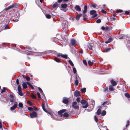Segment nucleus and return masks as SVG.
I'll list each match as a JSON object with an SVG mask.
<instances>
[{"mask_svg":"<svg viewBox=\"0 0 130 130\" xmlns=\"http://www.w3.org/2000/svg\"><path fill=\"white\" fill-rule=\"evenodd\" d=\"M80 102L83 105H85V106H83L82 107L84 108H87L88 106V102L84 100H81Z\"/></svg>","mask_w":130,"mask_h":130,"instance_id":"1","label":"nucleus"},{"mask_svg":"<svg viewBox=\"0 0 130 130\" xmlns=\"http://www.w3.org/2000/svg\"><path fill=\"white\" fill-rule=\"evenodd\" d=\"M62 29H66L67 28L68 25L67 24V21L65 20H63L62 22Z\"/></svg>","mask_w":130,"mask_h":130,"instance_id":"2","label":"nucleus"},{"mask_svg":"<svg viewBox=\"0 0 130 130\" xmlns=\"http://www.w3.org/2000/svg\"><path fill=\"white\" fill-rule=\"evenodd\" d=\"M77 104V102L76 101L73 102L72 103V107L75 109H79V106L76 105Z\"/></svg>","mask_w":130,"mask_h":130,"instance_id":"3","label":"nucleus"},{"mask_svg":"<svg viewBox=\"0 0 130 130\" xmlns=\"http://www.w3.org/2000/svg\"><path fill=\"white\" fill-rule=\"evenodd\" d=\"M101 28L105 32L109 31L111 29V27H109L108 26H106V27L102 26Z\"/></svg>","mask_w":130,"mask_h":130,"instance_id":"4","label":"nucleus"},{"mask_svg":"<svg viewBox=\"0 0 130 130\" xmlns=\"http://www.w3.org/2000/svg\"><path fill=\"white\" fill-rule=\"evenodd\" d=\"M37 113L35 111H33L32 113H31L30 115V118H33L37 117Z\"/></svg>","mask_w":130,"mask_h":130,"instance_id":"5","label":"nucleus"},{"mask_svg":"<svg viewBox=\"0 0 130 130\" xmlns=\"http://www.w3.org/2000/svg\"><path fill=\"white\" fill-rule=\"evenodd\" d=\"M10 101L11 102H13L15 100V97L13 94H10L9 96Z\"/></svg>","mask_w":130,"mask_h":130,"instance_id":"6","label":"nucleus"},{"mask_svg":"<svg viewBox=\"0 0 130 130\" xmlns=\"http://www.w3.org/2000/svg\"><path fill=\"white\" fill-rule=\"evenodd\" d=\"M62 102L65 104H67L69 102V101L67 98L66 97H63Z\"/></svg>","mask_w":130,"mask_h":130,"instance_id":"7","label":"nucleus"},{"mask_svg":"<svg viewBox=\"0 0 130 130\" xmlns=\"http://www.w3.org/2000/svg\"><path fill=\"white\" fill-rule=\"evenodd\" d=\"M66 111L65 109H63L61 110L58 112V113L59 115H60V116L61 117L62 116V113L65 112Z\"/></svg>","mask_w":130,"mask_h":130,"instance_id":"8","label":"nucleus"},{"mask_svg":"<svg viewBox=\"0 0 130 130\" xmlns=\"http://www.w3.org/2000/svg\"><path fill=\"white\" fill-rule=\"evenodd\" d=\"M74 96H80L79 92L77 91H76L74 92Z\"/></svg>","mask_w":130,"mask_h":130,"instance_id":"9","label":"nucleus"},{"mask_svg":"<svg viewBox=\"0 0 130 130\" xmlns=\"http://www.w3.org/2000/svg\"><path fill=\"white\" fill-rule=\"evenodd\" d=\"M110 82L112 85L115 86L117 85V83L114 81L113 79H112L110 81Z\"/></svg>","mask_w":130,"mask_h":130,"instance_id":"10","label":"nucleus"},{"mask_svg":"<svg viewBox=\"0 0 130 130\" xmlns=\"http://www.w3.org/2000/svg\"><path fill=\"white\" fill-rule=\"evenodd\" d=\"M75 9L78 11H80L81 10V9L80 7L78 5H76L75 7Z\"/></svg>","mask_w":130,"mask_h":130,"instance_id":"11","label":"nucleus"},{"mask_svg":"<svg viewBox=\"0 0 130 130\" xmlns=\"http://www.w3.org/2000/svg\"><path fill=\"white\" fill-rule=\"evenodd\" d=\"M59 5V4L57 2H56L53 4V8H56L58 7Z\"/></svg>","mask_w":130,"mask_h":130,"instance_id":"12","label":"nucleus"},{"mask_svg":"<svg viewBox=\"0 0 130 130\" xmlns=\"http://www.w3.org/2000/svg\"><path fill=\"white\" fill-rule=\"evenodd\" d=\"M71 42L72 45L73 46L76 43V41L74 39H72L71 40Z\"/></svg>","mask_w":130,"mask_h":130,"instance_id":"13","label":"nucleus"},{"mask_svg":"<svg viewBox=\"0 0 130 130\" xmlns=\"http://www.w3.org/2000/svg\"><path fill=\"white\" fill-rule=\"evenodd\" d=\"M113 86H114L112 85H111L109 87V89L110 91H112L115 90V89L113 88Z\"/></svg>","mask_w":130,"mask_h":130,"instance_id":"14","label":"nucleus"},{"mask_svg":"<svg viewBox=\"0 0 130 130\" xmlns=\"http://www.w3.org/2000/svg\"><path fill=\"white\" fill-rule=\"evenodd\" d=\"M82 14L81 13L78 14L76 17V19L77 20H78L80 17L82 15Z\"/></svg>","mask_w":130,"mask_h":130,"instance_id":"15","label":"nucleus"},{"mask_svg":"<svg viewBox=\"0 0 130 130\" xmlns=\"http://www.w3.org/2000/svg\"><path fill=\"white\" fill-rule=\"evenodd\" d=\"M87 6H84V9L83 11V14L87 12Z\"/></svg>","mask_w":130,"mask_h":130,"instance_id":"16","label":"nucleus"},{"mask_svg":"<svg viewBox=\"0 0 130 130\" xmlns=\"http://www.w3.org/2000/svg\"><path fill=\"white\" fill-rule=\"evenodd\" d=\"M22 86L24 89H26L27 88V85L26 83L24 82L22 84Z\"/></svg>","mask_w":130,"mask_h":130,"instance_id":"17","label":"nucleus"},{"mask_svg":"<svg viewBox=\"0 0 130 130\" xmlns=\"http://www.w3.org/2000/svg\"><path fill=\"white\" fill-rule=\"evenodd\" d=\"M94 62V61L93 60L91 61V60H89L88 61V62L89 65L90 66H92L93 63Z\"/></svg>","mask_w":130,"mask_h":130,"instance_id":"18","label":"nucleus"},{"mask_svg":"<svg viewBox=\"0 0 130 130\" xmlns=\"http://www.w3.org/2000/svg\"><path fill=\"white\" fill-rule=\"evenodd\" d=\"M67 7V5L66 4H62L61 5V7L62 8H65Z\"/></svg>","mask_w":130,"mask_h":130,"instance_id":"19","label":"nucleus"},{"mask_svg":"<svg viewBox=\"0 0 130 130\" xmlns=\"http://www.w3.org/2000/svg\"><path fill=\"white\" fill-rule=\"evenodd\" d=\"M96 113L98 115H99L101 113V110L100 108H99L98 109Z\"/></svg>","mask_w":130,"mask_h":130,"instance_id":"20","label":"nucleus"},{"mask_svg":"<svg viewBox=\"0 0 130 130\" xmlns=\"http://www.w3.org/2000/svg\"><path fill=\"white\" fill-rule=\"evenodd\" d=\"M76 79L75 82V84L76 86H77L78 84V80L77 77V76L76 77Z\"/></svg>","mask_w":130,"mask_h":130,"instance_id":"21","label":"nucleus"},{"mask_svg":"<svg viewBox=\"0 0 130 130\" xmlns=\"http://www.w3.org/2000/svg\"><path fill=\"white\" fill-rule=\"evenodd\" d=\"M17 5L16 4H14L12 5H11L9 6L7 8V9H10L12 8H13L14 7L15 5Z\"/></svg>","mask_w":130,"mask_h":130,"instance_id":"22","label":"nucleus"},{"mask_svg":"<svg viewBox=\"0 0 130 130\" xmlns=\"http://www.w3.org/2000/svg\"><path fill=\"white\" fill-rule=\"evenodd\" d=\"M54 60L55 61L57 62L60 63V60L56 57L54 58Z\"/></svg>","mask_w":130,"mask_h":130,"instance_id":"23","label":"nucleus"},{"mask_svg":"<svg viewBox=\"0 0 130 130\" xmlns=\"http://www.w3.org/2000/svg\"><path fill=\"white\" fill-rule=\"evenodd\" d=\"M38 89L39 91L40 92V93L42 94L43 96H44L45 95L43 93V91L41 89L40 87H38Z\"/></svg>","mask_w":130,"mask_h":130,"instance_id":"24","label":"nucleus"},{"mask_svg":"<svg viewBox=\"0 0 130 130\" xmlns=\"http://www.w3.org/2000/svg\"><path fill=\"white\" fill-rule=\"evenodd\" d=\"M96 12V11L94 10H91L90 11V14L91 15H93L95 14Z\"/></svg>","mask_w":130,"mask_h":130,"instance_id":"25","label":"nucleus"},{"mask_svg":"<svg viewBox=\"0 0 130 130\" xmlns=\"http://www.w3.org/2000/svg\"><path fill=\"white\" fill-rule=\"evenodd\" d=\"M68 62L71 66L72 67L74 66V64L72 61L70 60H69Z\"/></svg>","mask_w":130,"mask_h":130,"instance_id":"26","label":"nucleus"},{"mask_svg":"<svg viewBox=\"0 0 130 130\" xmlns=\"http://www.w3.org/2000/svg\"><path fill=\"white\" fill-rule=\"evenodd\" d=\"M91 44L88 45L87 48L90 50H92V46L91 45Z\"/></svg>","mask_w":130,"mask_h":130,"instance_id":"27","label":"nucleus"},{"mask_svg":"<svg viewBox=\"0 0 130 130\" xmlns=\"http://www.w3.org/2000/svg\"><path fill=\"white\" fill-rule=\"evenodd\" d=\"M86 89L85 88H84L81 89L80 91L83 93H85L86 92Z\"/></svg>","mask_w":130,"mask_h":130,"instance_id":"28","label":"nucleus"},{"mask_svg":"<svg viewBox=\"0 0 130 130\" xmlns=\"http://www.w3.org/2000/svg\"><path fill=\"white\" fill-rule=\"evenodd\" d=\"M61 57L64 58L65 59H67L68 55L66 54L63 55L62 54Z\"/></svg>","mask_w":130,"mask_h":130,"instance_id":"29","label":"nucleus"},{"mask_svg":"<svg viewBox=\"0 0 130 130\" xmlns=\"http://www.w3.org/2000/svg\"><path fill=\"white\" fill-rule=\"evenodd\" d=\"M125 96L128 98H130V95L129 94L127 93H126L125 94Z\"/></svg>","mask_w":130,"mask_h":130,"instance_id":"30","label":"nucleus"},{"mask_svg":"<svg viewBox=\"0 0 130 130\" xmlns=\"http://www.w3.org/2000/svg\"><path fill=\"white\" fill-rule=\"evenodd\" d=\"M42 108L43 109V110L46 112H47V111L45 109V104H43L42 105Z\"/></svg>","mask_w":130,"mask_h":130,"instance_id":"31","label":"nucleus"},{"mask_svg":"<svg viewBox=\"0 0 130 130\" xmlns=\"http://www.w3.org/2000/svg\"><path fill=\"white\" fill-rule=\"evenodd\" d=\"M17 107H15L14 106H13L11 107L10 109L12 111L14 110Z\"/></svg>","mask_w":130,"mask_h":130,"instance_id":"32","label":"nucleus"},{"mask_svg":"<svg viewBox=\"0 0 130 130\" xmlns=\"http://www.w3.org/2000/svg\"><path fill=\"white\" fill-rule=\"evenodd\" d=\"M63 116L64 117H67L69 116V115L67 113V112H65L64 114L63 115Z\"/></svg>","mask_w":130,"mask_h":130,"instance_id":"33","label":"nucleus"},{"mask_svg":"<svg viewBox=\"0 0 130 130\" xmlns=\"http://www.w3.org/2000/svg\"><path fill=\"white\" fill-rule=\"evenodd\" d=\"M106 114V112L105 110H104L101 113V115L102 116H105Z\"/></svg>","mask_w":130,"mask_h":130,"instance_id":"34","label":"nucleus"},{"mask_svg":"<svg viewBox=\"0 0 130 130\" xmlns=\"http://www.w3.org/2000/svg\"><path fill=\"white\" fill-rule=\"evenodd\" d=\"M19 106L20 108H22L23 106V104L21 103H20L19 104Z\"/></svg>","mask_w":130,"mask_h":130,"instance_id":"35","label":"nucleus"},{"mask_svg":"<svg viewBox=\"0 0 130 130\" xmlns=\"http://www.w3.org/2000/svg\"><path fill=\"white\" fill-rule=\"evenodd\" d=\"M18 91H22L21 88V87L20 86V85H18Z\"/></svg>","mask_w":130,"mask_h":130,"instance_id":"36","label":"nucleus"},{"mask_svg":"<svg viewBox=\"0 0 130 130\" xmlns=\"http://www.w3.org/2000/svg\"><path fill=\"white\" fill-rule=\"evenodd\" d=\"M46 17L48 19H50L51 18V15L48 14H47L46 15Z\"/></svg>","mask_w":130,"mask_h":130,"instance_id":"37","label":"nucleus"},{"mask_svg":"<svg viewBox=\"0 0 130 130\" xmlns=\"http://www.w3.org/2000/svg\"><path fill=\"white\" fill-rule=\"evenodd\" d=\"M94 119H95V121L96 122H98V119L97 118V117L96 116H95L94 117Z\"/></svg>","mask_w":130,"mask_h":130,"instance_id":"38","label":"nucleus"},{"mask_svg":"<svg viewBox=\"0 0 130 130\" xmlns=\"http://www.w3.org/2000/svg\"><path fill=\"white\" fill-rule=\"evenodd\" d=\"M73 73L74 74H75L76 72V70L75 68L73 67Z\"/></svg>","mask_w":130,"mask_h":130,"instance_id":"39","label":"nucleus"},{"mask_svg":"<svg viewBox=\"0 0 130 130\" xmlns=\"http://www.w3.org/2000/svg\"><path fill=\"white\" fill-rule=\"evenodd\" d=\"M19 94L21 96H22L23 95V93L22 91H18Z\"/></svg>","mask_w":130,"mask_h":130,"instance_id":"40","label":"nucleus"},{"mask_svg":"<svg viewBox=\"0 0 130 130\" xmlns=\"http://www.w3.org/2000/svg\"><path fill=\"white\" fill-rule=\"evenodd\" d=\"M101 22V20L100 19H98L96 21V22L98 23H100Z\"/></svg>","mask_w":130,"mask_h":130,"instance_id":"41","label":"nucleus"},{"mask_svg":"<svg viewBox=\"0 0 130 130\" xmlns=\"http://www.w3.org/2000/svg\"><path fill=\"white\" fill-rule=\"evenodd\" d=\"M83 62L84 64L86 66H87V62L86 60H84L83 61Z\"/></svg>","mask_w":130,"mask_h":130,"instance_id":"42","label":"nucleus"},{"mask_svg":"<svg viewBox=\"0 0 130 130\" xmlns=\"http://www.w3.org/2000/svg\"><path fill=\"white\" fill-rule=\"evenodd\" d=\"M28 110L30 111H33V109L31 107H29L28 108Z\"/></svg>","mask_w":130,"mask_h":130,"instance_id":"43","label":"nucleus"},{"mask_svg":"<svg viewBox=\"0 0 130 130\" xmlns=\"http://www.w3.org/2000/svg\"><path fill=\"white\" fill-rule=\"evenodd\" d=\"M117 13L122 12H123V11L120 9H119L117 10Z\"/></svg>","mask_w":130,"mask_h":130,"instance_id":"44","label":"nucleus"},{"mask_svg":"<svg viewBox=\"0 0 130 130\" xmlns=\"http://www.w3.org/2000/svg\"><path fill=\"white\" fill-rule=\"evenodd\" d=\"M18 104V103L17 102H14V106L15 107H17Z\"/></svg>","mask_w":130,"mask_h":130,"instance_id":"45","label":"nucleus"},{"mask_svg":"<svg viewBox=\"0 0 130 130\" xmlns=\"http://www.w3.org/2000/svg\"><path fill=\"white\" fill-rule=\"evenodd\" d=\"M108 41H109L110 42H111L113 40V39L112 38L110 37L109 38V39L108 40Z\"/></svg>","mask_w":130,"mask_h":130,"instance_id":"46","label":"nucleus"},{"mask_svg":"<svg viewBox=\"0 0 130 130\" xmlns=\"http://www.w3.org/2000/svg\"><path fill=\"white\" fill-rule=\"evenodd\" d=\"M62 54L60 53H58L57 54V56L58 57H59L60 56L61 57L62 55Z\"/></svg>","mask_w":130,"mask_h":130,"instance_id":"47","label":"nucleus"},{"mask_svg":"<svg viewBox=\"0 0 130 130\" xmlns=\"http://www.w3.org/2000/svg\"><path fill=\"white\" fill-rule=\"evenodd\" d=\"M26 80L28 81H29L30 80V78L28 77H25Z\"/></svg>","mask_w":130,"mask_h":130,"instance_id":"48","label":"nucleus"},{"mask_svg":"<svg viewBox=\"0 0 130 130\" xmlns=\"http://www.w3.org/2000/svg\"><path fill=\"white\" fill-rule=\"evenodd\" d=\"M31 96L33 98L36 99V98L35 96L33 94H32L31 95Z\"/></svg>","mask_w":130,"mask_h":130,"instance_id":"49","label":"nucleus"},{"mask_svg":"<svg viewBox=\"0 0 130 130\" xmlns=\"http://www.w3.org/2000/svg\"><path fill=\"white\" fill-rule=\"evenodd\" d=\"M111 48H109L106 49V52H108L109 51H110L111 50Z\"/></svg>","mask_w":130,"mask_h":130,"instance_id":"50","label":"nucleus"},{"mask_svg":"<svg viewBox=\"0 0 130 130\" xmlns=\"http://www.w3.org/2000/svg\"><path fill=\"white\" fill-rule=\"evenodd\" d=\"M37 95H38V97L39 98H41V95H40V93L39 92H37Z\"/></svg>","mask_w":130,"mask_h":130,"instance_id":"51","label":"nucleus"},{"mask_svg":"<svg viewBox=\"0 0 130 130\" xmlns=\"http://www.w3.org/2000/svg\"><path fill=\"white\" fill-rule=\"evenodd\" d=\"M80 98L79 97H77V98L76 99V101H77L79 102H80Z\"/></svg>","mask_w":130,"mask_h":130,"instance_id":"52","label":"nucleus"},{"mask_svg":"<svg viewBox=\"0 0 130 130\" xmlns=\"http://www.w3.org/2000/svg\"><path fill=\"white\" fill-rule=\"evenodd\" d=\"M16 15L17 17H19L20 16L19 12L18 11H17L16 13Z\"/></svg>","mask_w":130,"mask_h":130,"instance_id":"53","label":"nucleus"},{"mask_svg":"<svg viewBox=\"0 0 130 130\" xmlns=\"http://www.w3.org/2000/svg\"><path fill=\"white\" fill-rule=\"evenodd\" d=\"M26 49H28V50H31V48L29 46L26 47Z\"/></svg>","mask_w":130,"mask_h":130,"instance_id":"54","label":"nucleus"},{"mask_svg":"<svg viewBox=\"0 0 130 130\" xmlns=\"http://www.w3.org/2000/svg\"><path fill=\"white\" fill-rule=\"evenodd\" d=\"M87 15L86 14L84 13V15H83V17L84 18V19L85 20V18H86L87 17Z\"/></svg>","mask_w":130,"mask_h":130,"instance_id":"55","label":"nucleus"},{"mask_svg":"<svg viewBox=\"0 0 130 130\" xmlns=\"http://www.w3.org/2000/svg\"><path fill=\"white\" fill-rule=\"evenodd\" d=\"M3 89H4V90H2V91H1V93H3V92H4L5 91V87H4L3 88Z\"/></svg>","mask_w":130,"mask_h":130,"instance_id":"56","label":"nucleus"},{"mask_svg":"<svg viewBox=\"0 0 130 130\" xmlns=\"http://www.w3.org/2000/svg\"><path fill=\"white\" fill-rule=\"evenodd\" d=\"M129 13V12L128 11H126L125 12V14H128Z\"/></svg>","mask_w":130,"mask_h":130,"instance_id":"57","label":"nucleus"},{"mask_svg":"<svg viewBox=\"0 0 130 130\" xmlns=\"http://www.w3.org/2000/svg\"><path fill=\"white\" fill-rule=\"evenodd\" d=\"M27 103L29 104L30 105H32V103L31 102H30V101H28L27 102Z\"/></svg>","mask_w":130,"mask_h":130,"instance_id":"58","label":"nucleus"},{"mask_svg":"<svg viewBox=\"0 0 130 130\" xmlns=\"http://www.w3.org/2000/svg\"><path fill=\"white\" fill-rule=\"evenodd\" d=\"M96 4H93L92 5V6L94 8H95L96 7Z\"/></svg>","mask_w":130,"mask_h":130,"instance_id":"59","label":"nucleus"},{"mask_svg":"<svg viewBox=\"0 0 130 130\" xmlns=\"http://www.w3.org/2000/svg\"><path fill=\"white\" fill-rule=\"evenodd\" d=\"M13 21L14 22H16L18 21V19H13Z\"/></svg>","mask_w":130,"mask_h":130,"instance_id":"60","label":"nucleus"},{"mask_svg":"<svg viewBox=\"0 0 130 130\" xmlns=\"http://www.w3.org/2000/svg\"><path fill=\"white\" fill-rule=\"evenodd\" d=\"M97 16V14H94L92 16L93 18H94L96 17Z\"/></svg>","mask_w":130,"mask_h":130,"instance_id":"61","label":"nucleus"},{"mask_svg":"<svg viewBox=\"0 0 130 130\" xmlns=\"http://www.w3.org/2000/svg\"><path fill=\"white\" fill-rule=\"evenodd\" d=\"M28 86H30L31 85L29 82H26Z\"/></svg>","mask_w":130,"mask_h":130,"instance_id":"62","label":"nucleus"},{"mask_svg":"<svg viewBox=\"0 0 130 130\" xmlns=\"http://www.w3.org/2000/svg\"><path fill=\"white\" fill-rule=\"evenodd\" d=\"M16 83L17 85H18L19 84V79H17L16 80Z\"/></svg>","mask_w":130,"mask_h":130,"instance_id":"63","label":"nucleus"},{"mask_svg":"<svg viewBox=\"0 0 130 130\" xmlns=\"http://www.w3.org/2000/svg\"><path fill=\"white\" fill-rule=\"evenodd\" d=\"M101 11L102 12L104 13H106V11H105L104 10H102Z\"/></svg>","mask_w":130,"mask_h":130,"instance_id":"64","label":"nucleus"}]
</instances>
